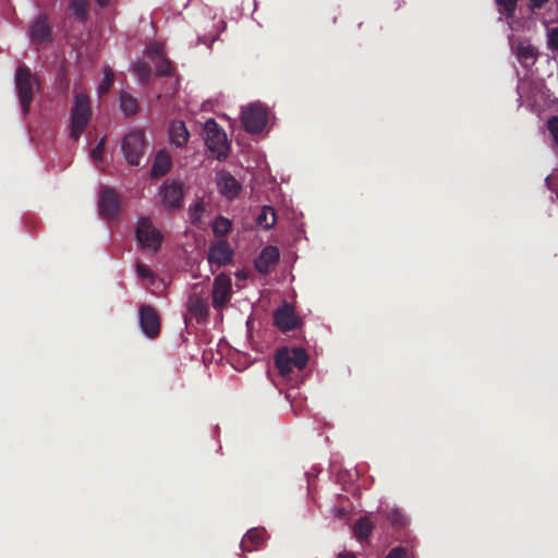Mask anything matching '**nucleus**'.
Wrapping results in <instances>:
<instances>
[{
	"instance_id": "22",
	"label": "nucleus",
	"mask_w": 558,
	"mask_h": 558,
	"mask_svg": "<svg viewBox=\"0 0 558 558\" xmlns=\"http://www.w3.org/2000/svg\"><path fill=\"white\" fill-rule=\"evenodd\" d=\"M373 529V522L367 517H362L355 522L353 531L356 538L363 542L369 537Z\"/></svg>"
},
{
	"instance_id": "32",
	"label": "nucleus",
	"mask_w": 558,
	"mask_h": 558,
	"mask_svg": "<svg viewBox=\"0 0 558 558\" xmlns=\"http://www.w3.org/2000/svg\"><path fill=\"white\" fill-rule=\"evenodd\" d=\"M105 142L106 138L102 137L99 143L92 149L90 156L94 161L98 162L102 160L104 153H105Z\"/></svg>"
},
{
	"instance_id": "18",
	"label": "nucleus",
	"mask_w": 558,
	"mask_h": 558,
	"mask_svg": "<svg viewBox=\"0 0 558 558\" xmlns=\"http://www.w3.org/2000/svg\"><path fill=\"white\" fill-rule=\"evenodd\" d=\"M169 138L171 144L177 147H182L187 144L190 138V132L185 123L181 120H174L169 125Z\"/></svg>"
},
{
	"instance_id": "14",
	"label": "nucleus",
	"mask_w": 558,
	"mask_h": 558,
	"mask_svg": "<svg viewBox=\"0 0 558 558\" xmlns=\"http://www.w3.org/2000/svg\"><path fill=\"white\" fill-rule=\"evenodd\" d=\"M29 37L36 45L51 40V26L46 15H39L32 22L29 26Z\"/></svg>"
},
{
	"instance_id": "25",
	"label": "nucleus",
	"mask_w": 558,
	"mask_h": 558,
	"mask_svg": "<svg viewBox=\"0 0 558 558\" xmlns=\"http://www.w3.org/2000/svg\"><path fill=\"white\" fill-rule=\"evenodd\" d=\"M231 227H232L231 221L221 215L216 217L211 225L213 233L216 236L227 235L230 232Z\"/></svg>"
},
{
	"instance_id": "23",
	"label": "nucleus",
	"mask_w": 558,
	"mask_h": 558,
	"mask_svg": "<svg viewBox=\"0 0 558 558\" xmlns=\"http://www.w3.org/2000/svg\"><path fill=\"white\" fill-rule=\"evenodd\" d=\"M515 53L518 60L522 64H527V62H534L536 58V51L535 48L527 43L520 41L515 47Z\"/></svg>"
},
{
	"instance_id": "8",
	"label": "nucleus",
	"mask_w": 558,
	"mask_h": 558,
	"mask_svg": "<svg viewBox=\"0 0 558 558\" xmlns=\"http://www.w3.org/2000/svg\"><path fill=\"white\" fill-rule=\"evenodd\" d=\"M242 123L246 132L260 133L267 123V111L260 106L252 105L243 111Z\"/></svg>"
},
{
	"instance_id": "4",
	"label": "nucleus",
	"mask_w": 558,
	"mask_h": 558,
	"mask_svg": "<svg viewBox=\"0 0 558 558\" xmlns=\"http://www.w3.org/2000/svg\"><path fill=\"white\" fill-rule=\"evenodd\" d=\"M205 143L211 155L218 160H225L229 155L230 144L226 132L214 119H208L204 125Z\"/></svg>"
},
{
	"instance_id": "39",
	"label": "nucleus",
	"mask_w": 558,
	"mask_h": 558,
	"mask_svg": "<svg viewBox=\"0 0 558 558\" xmlns=\"http://www.w3.org/2000/svg\"><path fill=\"white\" fill-rule=\"evenodd\" d=\"M337 558H355V555L351 551L339 553Z\"/></svg>"
},
{
	"instance_id": "7",
	"label": "nucleus",
	"mask_w": 558,
	"mask_h": 558,
	"mask_svg": "<svg viewBox=\"0 0 558 558\" xmlns=\"http://www.w3.org/2000/svg\"><path fill=\"white\" fill-rule=\"evenodd\" d=\"M233 254L234 252L229 242L219 240L210 243L207 251V260L211 268H220L232 262Z\"/></svg>"
},
{
	"instance_id": "19",
	"label": "nucleus",
	"mask_w": 558,
	"mask_h": 558,
	"mask_svg": "<svg viewBox=\"0 0 558 558\" xmlns=\"http://www.w3.org/2000/svg\"><path fill=\"white\" fill-rule=\"evenodd\" d=\"M190 314L197 320L205 319L208 315L207 301L197 293H192L186 302Z\"/></svg>"
},
{
	"instance_id": "28",
	"label": "nucleus",
	"mask_w": 558,
	"mask_h": 558,
	"mask_svg": "<svg viewBox=\"0 0 558 558\" xmlns=\"http://www.w3.org/2000/svg\"><path fill=\"white\" fill-rule=\"evenodd\" d=\"M204 204L202 201L195 202L189 208V217L193 225H198L202 221V215L204 213Z\"/></svg>"
},
{
	"instance_id": "20",
	"label": "nucleus",
	"mask_w": 558,
	"mask_h": 558,
	"mask_svg": "<svg viewBox=\"0 0 558 558\" xmlns=\"http://www.w3.org/2000/svg\"><path fill=\"white\" fill-rule=\"evenodd\" d=\"M172 166L170 155L166 150H159L154 159V163L150 169V175L153 178H160L166 175Z\"/></svg>"
},
{
	"instance_id": "38",
	"label": "nucleus",
	"mask_w": 558,
	"mask_h": 558,
	"mask_svg": "<svg viewBox=\"0 0 558 558\" xmlns=\"http://www.w3.org/2000/svg\"><path fill=\"white\" fill-rule=\"evenodd\" d=\"M531 9H542L549 0H529Z\"/></svg>"
},
{
	"instance_id": "29",
	"label": "nucleus",
	"mask_w": 558,
	"mask_h": 558,
	"mask_svg": "<svg viewBox=\"0 0 558 558\" xmlns=\"http://www.w3.org/2000/svg\"><path fill=\"white\" fill-rule=\"evenodd\" d=\"M499 11L507 17H512L517 10L518 0H495Z\"/></svg>"
},
{
	"instance_id": "5",
	"label": "nucleus",
	"mask_w": 558,
	"mask_h": 558,
	"mask_svg": "<svg viewBox=\"0 0 558 558\" xmlns=\"http://www.w3.org/2000/svg\"><path fill=\"white\" fill-rule=\"evenodd\" d=\"M146 140L144 131L132 130L124 135L121 143V150L130 166H138L145 153Z\"/></svg>"
},
{
	"instance_id": "31",
	"label": "nucleus",
	"mask_w": 558,
	"mask_h": 558,
	"mask_svg": "<svg viewBox=\"0 0 558 558\" xmlns=\"http://www.w3.org/2000/svg\"><path fill=\"white\" fill-rule=\"evenodd\" d=\"M134 71L142 81H146L150 75V68L145 62L135 63Z\"/></svg>"
},
{
	"instance_id": "3",
	"label": "nucleus",
	"mask_w": 558,
	"mask_h": 558,
	"mask_svg": "<svg viewBox=\"0 0 558 558\" xmlns=\"http://www.w3.org/2000/svg\"><path fill=\"white\" fill-rule=\"evenodd\" d=\"M15 87L24 114L31 110L35 88L39 87L37 76L25 65H20L15 72Z\"/></svg>"
},
{
	"instance_id": "30",
	"label": "nucleus",
	"mask_w": 558,
	"mask_h": 558,
	"mask_svg": "<svg viewBox=\"0 0 558 558\" xmlns=\"http://www.w3.org/2000/svg\"><path fill=\"white\" fill-rule=\"evenodd\" d=\"M113 84V73L109 68L104 70V78L98 87L99 94H106L109 92Z\"/></svg>"
},
{
	"instance_id": "15",
	"label": "nucleus",
	"mask_w": 558,
	"mask_h": 558,
	"mask_svg": "<svg viewBox=\"0 0 558 558\" xmlns=\"http://www.w3.org/2000/svg\"><path fill=\"white\" fill-rule=\"evenodd\" d=\"M217 186L220 194L230 201L236 198L242 189L240 182L227 171H222L218 174Z\"/></svg>"
},
{
	"instance_id": "12",
	"label": "nucleus",
	"mask_w": 558,
	"mask_h": 558,
	"mask_svg": "<svg viewBox=\"0 0 558 558\" xmlns=\"http://www.w3.org/2000/svg\"><path fill=\"white\" fill-rule=\"evenodd\" d=\"M140 325L148 338H156L160 332V317L157 311L149 304L140 307Z\"/></svg>"
},
{
	"instance_id": "17",
	"label": "nucleus",
	"mask_w": 558,
	"mask_h": 558,
	"mask_svg": "<svg viewBox=\"0 0 558 558\" xmlns=\"http://www.w3.org/2000/svg\"><path fill=\"white\" fill-rule=\"evenodd\" d=\"M266 538V530L254 527L248 530L241 541V549L244 553L258 550Z\"/></svg>"
},
{
	"instance_id": "40",
	"label": "nucleus",
	"mask_w": 558,
	"mask_h": 558,
	"mask_svg": "<svg viewBox=\"0 0 558 558\" xmlns=\"http://www.w3.org/2000/svg\"><path fill=\"white\" fill-rule=\"evenodd\" d=\"M96 3L101 7V8H105L109 4L110 0H95Z\"/></svg>"
},
{
	"instance_id": "10",
	"label": "nucleus",
	"mask_w": 558,
	"mask_h": 558,
	"mask_svg": "<svg viewBox=\"0 0 558 558\" xmlns=\"http://www.w3.org/2000/svg\"><path fill=\"white\" fill-rule=\"evenodd\" d=\"M213 306L216 310L222 308L232 296V282L230 276L219 274L213 283Z\"/></svg>"
},
{
	"instance_id": "33",
	"label": "nucleus",
	"mask_w": 558,
	"mask_h": 558,
	"mask_svg": "<svg viewBox=\"0 0 558 558\" xmlns=\"http://www.w3.org/2000/svg\"><path fill=\"white\" fill-rule=\"evenodd\" d=\"M548 37V47L558 52V27H553L547 33Z\"/></svg>"
},
{
	"instance_id": "13",
	"label": "nucleus",
	"mask_w": 558,
	"mask_h": 558,
	"mask_svg": "<svg viewBox=\"0 0 558 558\" xmlns=\"http://www.w3.org/2000/svg\"><path fill=\"white\" fill-rule=\"evenodd\" d=\"M99 213L107 219L114 218L120 210V201L117 192L112 187H102L99 194Z\"/></svg>"
},
{
	"instance_id": "34",
	"label": "nucleus",
	"mask_w": 558,
	"mask_h": 558,
	"mask_svg": "<svg viewBox=\"0 0 558 558\" xmlns=\"http://www.w3.org/2000/svg\"><path fill=\"white\" fill-rule=\"evenodd\" d=\"M548 130L558 145V117H553L548 120Z\"/></svg>"
},
{
	"instance_id": "26",
	"label": "nucleus",
	"mask_w": 558,
	"mask_h": 558,
	"mask_svg": "<svg viewBox=\"0 0 558 558\" xmlns=\"http://www.w3.org/2000/svg\"><path fill=\"white\" fill-rule=\"evenodd\" d=\"M386 518L389 521V523L396 529H401L407 524V519L404 514L398 509H390L386 511Z\"/></svg>"
},
{
	"instance_id": "37",
	"label": "nucleus",
	"mask_w": 558,
	"mask_h": 558,
	"mask_svg": "<svg viewBox=\"0 0 558 558\" xmlns=\"http://www.w3.org/2000/svg\"><path fill=\"white\" fill-rule=\"evenodd\" d=\"M405 550L402 547H396L389 551L386 558H404Z\"/></svg>"
},
{
	"instance_id": "27",
	"label": "nucleus",
	"mask_w": 558,
	"mask_h": 558,
	"mask_svg": "<svg viewBox=\"0 0 558 558\" xmlns=\"http://www.w3.org/2000/svg\"><path fill=\"white\" fill-rule=\"evenodd\" d=\"M87 8V0H70V9L73 11V14L81 21L86 19Z\"/></svg>"
},
{
	"instance_id": "16",
	"label": "nucleus",
	"mask_w": 558,
	"mask_h": 558,
	"mask_svg": "<svg viewBox=\"0 0 558 558\" xmlns=\"http://www.w3.org/2000/svg\"><path fill=\"white\" fill-rule=\"evenodd\" d=\"M280 253L277 246L268 245L262 250L255 259V267L260 274H268L279 262Z\"/></svg>"
},
{
	"instance_id": "1",
	"label": "nucleus",
	"mask_w": 558,
	"mask_h": 558,
	"mask_svg": "<svg viewBox=\"0 0 558 558\" xmlns=\"http://www.w3.org/2000/svg\"><path fill=\"white\" fill-rule=\"evenodd\" d=\"M308 355L301 347L280 348L275 354V366L279 375L286 379H291L294 369L302 371L306 367Z\"/></svg>"
},
{
	"instance_id": "24",
	"label": "nucleus",
	"mask_w": 558,
	"mask_h": 558,
	"mask_svg": "<svg viewBox=\"0 0 558 558\" xmlns=\"http://www.w3.org/2000/svg\"><path fill=\"white\" fill-rule=\"evenodd\" d=\"M256 223L265 229H270L276 223V213L270 206H263L256 217Z\"/></svg>"
},
{
	"instance_id": "6",
	"label": "nucleus",
	"mask_w": 558,
	"mask_h": 558,
	"mask_svg": "<svg viewBox=\"0 0 558 558\" xmlns=\"http://www.w3.org/2000/svg\"><path fill=\"white\" fill-rule=\"evenodd\" d=\"M136 239L143 247H147L153 252H157L161 245L162 236L160 232L154 228L149 218H140L136 226Z\"/></svg>"
},
{
	"instance_id": "36",
	"label": "nucleus",
	"mask_w": 558,
	"mask_h": 558,
	"mask_svg": "<svg viewBox=\"0 0 558 558\" xmlns=\"http://www.w3.org/2000/svg\"><path fill=\"white\" fill-rule=\"evenodd\" d=\"M171 72V65L168 61H163L160 63L156 70L157 75L159 76H167Z\"/></svg>"
},
{
	"instance_id": "11",
	"label": "nucleus",
	"mask_w": 558,
	"mask_h": 558,
	"mask_svg": "<svg viewBox=\"0 0 558 558\" xmlns=\"http://www.w3.org/2000/svg\"><path fill=\"white\" fill-rule=\"evenodd\" d=\"M274 324L283 332L295 330L301 326L294 307L288 303H283L274 312Z\"/></svg>"
},
{
	"instance_id": "21",
	"label": "nucleus",
	"mask_w": 558,
	"mask_h": 558,
	"mask_svg": "<svg viewBox=\"0 0 558 558\" xmlns=\"http://www.w3.org/2000/svg\"><path fill=\"white\" fill-rule=\"evenodd\" d=\"M120 109L125 117L135 116L138 111V102L130 93L122 90L120 93Z\"/></svg>"
},
{
	"instance_id": "2",
	"label": "nucleus",
	"mask_w": 558,
	"mask_h": 558,
	"mask_svg": "<svg viewBox=\"0 0 558 558\" xmlns=\"http://www.w3.org/2000/svg\"><path fill=\"white\" fill-rule=\"evenodd\" d=\"M92 118V106L88 96L78 93L74 96V104L71 109L70 137L74 142L78 141Z\"/></svg>"
},
{
	"instance_id": "9",
	"label": "nucleus",
	"mask_w": 558,
	"mask_h": 558,
	"mask_svg": "<svg viewBox=\"0 0 558 558\" xmlns=\"http://www.w3.org/2000/svg\"><path fill=\"white\" fill-rule=\"evenodd\" d=\"M162 204L168 209H179L183 205V183L180 181H166L160 186Z\"/></svg>"
},
{
	"instance_id": "35",
	"label": "nucleus",
	"mask_w": 558,
	"mask_h": 558,
	"mask_svg": "<svg viewBox=\"0 0 558 558\" xmlns=\"http://www.w3.org/2000/svg\"><path fill=\"white\" fill-rule=\"evenodd\" d=\"M136 272L142 278H153L154 276L153 271L148 268V266L142 263L136 264Z\"/></svg>"
}]
</instances>
